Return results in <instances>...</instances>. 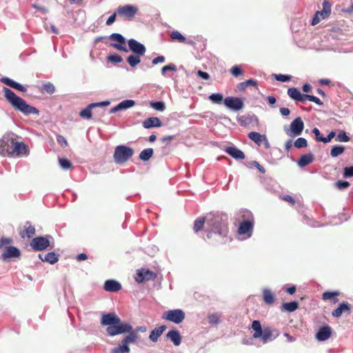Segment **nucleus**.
Segmentation results:
<instances>
[{
  "instance_id": "nucleus-1",
  "label": "nucleus",
  "mask_w": 353,
  "mask_h": 353,
  "mask_svg": "<svg viewBox=\"0 0 353 353\" xmlns=\"http://www.w3.org/2000/svg\"><path fill=\"white\" fill-rule=\"evenodd\" d=\"M101 324L103 326H108L106 333L109 336L125 334L132 329V325L129 323L121 321L115 313L103 314Z\"/></svg>"
},
{
  "instance_id": "nucleus-2",
  "label": "nucleus",
  "mask_w": 353,
  "mask_h": 353,
  "mask_svg": "<svg viewBox=\"0 0 353 353\" xmlns=\"http://www.w3.org/2000/svg\"><path fill=\"white\" fill-rule=\"evenodd\" d=\"M206 224L208 228L207 237L210 239L212 234H218L221 237H225L228 233V227L226 219L218 214H210L206 217Z\"/></svg>"
},
{
  "instance_id": "nucleus-3",
  "label": "nucleus",
  "mask_w": 353,
  "mask_h": 353,
  "mask_svg": "<svg viewBox=\"0 0 353 353\" xmlns=\"http://www.w3.org/2000/svg\"><path fill=\"white\" fill-rule=\"evenodd\" d=\"M2 92L4 97L11 105L18 111L24 114H38L39 111L34 107L30 105L26 101L21 97L17 96L15 93L7 87H3Z\"/></svg>"
},
{
  "instance_id": "nucleus-4",
  "label": "nucleus",
  "mask_w": 353,
  "mask_h": 353,
  "mask_svg": "<svg viewBox=\"0 0 353 353\" xmlns=\"http://www.w3.org/2000/svg\"><path fill=\"white\" fill-rule=\"evenodd\" d=\"M236 216L239 221V234L247 235L246 238H250L252 234L254 224L252 213L247 209H241L238 212Z\"/></svg>"
},
{
  "instance_id": "nucleus-5",
  "label": "nucleus",
  "mask_w": 353,
  "mask_h": 353,
  "mask_svg": "<svg viewBox=\"0 0 353 353\" xmlns=\"http://www.w3.org/2000/svg\"><path fill=\"white\" fill-rule=\"evenodd\" d=\"M252 328L254 331L252 335L253 338L260 339L263 344L272 341L279 334V333L277 332L276 334L274 336L273 332L268 327L262 328L261 323L258 320L253 321L252 323Z\"/></svg>"
},
{
  "instance_id": "nucleus-6",
  "label": "nucleus",
  "mask_w": 353,
  "mask_h": 353,
  "mask_svg": "<svg viewBox=\"0 0 353 353\" xmlns=\"http://www.w3.org/2000/svg\"><path fill=\"white\" fill-rule=\"evenodd\" d=\"M134 154V150L128 146L120 145L115 148L113 159L117 164H123Z\"/></svg>"
},
{
  "instance_id": "nucleus-7",
  "label": "nucleus",
  "mask_w": 353,
  "mask_h": 353,
  "mask_svg": "<svg viewBox=\"0 0 353 353\" xmlns=\"http://www.w3.org/2000/svg\"><path fill=\"white\" fill-rule=\"evenodd\" d=\"M50 239H53L50 235L37 236L32 239L30 245L34 250L42 251L50 246Z\"/></svg>"
},
{
  "instance_id": "nucleus-8",
  "label": "nucleus",
  "mask_w": 353,
  "mask_h": 353,
  "mask_svg": "<svg viewBox=\"0 0 353 353\" xmlns=\"http://www.w3.org/2000/svg\"><path fill=\"white\" fill-rule=\"evenodd\" d=\"M185 312L181 309L170 310L162 314V319L176 324H179L185 319Z\"/></svg>"
},
{
  "instance_id": "nucleus-9",
  "label": "nucleus",
  "mask_w": 353,
  "mask_h": 353,
  "mask_svg": "<svg viewBox=\"0 0 353 353\" xmlns=\"http://www.w3.org/2000/svg\"><path fill=\"white\" fill-rule=\"evenodd\" d=\"M109 39L115 42L111 43L110 46L120 51L128 52V49L125 46V39L121 34L112 33L109 36Z\"/></svg>"
},
{
  "instance_id": "nucleus-10",
  "label": "nucleus",
  "mask_w": 353,
  "mask_h": 353,
  "mask_svg": "<svg viewBox=\"0 0 353 353\" xmlns=\"http://www.w3.org/2000/svg\"><path fill=\"white\" fill-rule=\"evenodd\" d=\"M138 12L137 6L133 5H125L117 8V14L127 19L132 20Z\"/></svg>"
},
{
  "instance_id": "nucleus-11",
  "label": "nucleus",
  "mask_w": 353,
  "mask_h": 353,
  "mask_svg": "<svg viewBox=\"0 0 353 353\" xmlns=\"http://www.w3.org/2000/svg\"><path fill=\"white\" fill-rule=\"evenodd\" d=\"M223 102L227 108L233 111H239L244 106L243 99L239 97H228L224 99Z\"/></svg>"
},
{
  "instance_id": "nucleus-12",
  "label": "nucleus",
  "mask_w": 353,
  "mask_h": 353,
  "mask_svg": "<svg viewBox=\"0 0 353 353\" xmlns=\"http://www.w3.org/2000/svg\"><path fill=\"white\" fill-rule=\"evenodd\" d=\"M128 51L130 50L134 54L143 56L146 52V48L143 44L134 39H130L128 41Z\"/></svg>"
},
{
  "instance_id": "nucleus-13",
  "label": "nucleus",
  "mask_w": 353,
  "mask_h": 353,
  "mask_svg": "<svg viewBox=\"0 0 353 353\" xmlns=\"http://www.w3.org/2000/svg\"><path fill=\"white\" fill-rule=\"evenodd\" d=\"M17 141L12 138V134H6L0 139V148L11 155V150Z\"/></svg>"
},
{
  "instance_id": "nucleus-14",
  "label": "nucleus",
  "mask_w": 353,
  "mask_h": 353,
  "mask_svg": "<svg viewBox=\"0 0 353 353\" xmlns=\"http://www.w3.org/2000/svg\"><path fill=\"white\" fill-rule=\"evenodd\" d=\"M304 128V123L301 117L296 118L290 124V136H299Z\"/></svg>"
},
{
  "instance_id": "nucleus-15",
  "label": "nucleus",
  "mask_w": 353,
  "mask_h": 353,
  "mask_svg": "<svg viewBox=\"0 0 353 353\" xmlns=\"http://www.w3.org/2000/svg\"><path fill=\"white\" fill-rule=\"evenodd\" d=\"M332 332V329L330 325H323L321 327L316 333V339L318 341H325L331 336Z\"/></svg>"
},
{
  "instance_id": "nucleus-16",
  "label": "nucleus",
  "mask_w": 353,
  "mask_h": 353,
  "mask_svg": "<svg viewBox=\"0 0 353 353\" xmlns=\"http://www.w3.org/2000/svg\"><path fill=\"white\" fill-rule=\"evenodd\" d=\"M156 274L149 270L141 269L137 271L136 281L139 283L154 279Z\"/></svg>"
},
{
  "instance_id": "nucleus-17",
  "label": "nucleus",
  "mask_w": 353,
  "mask_h": 353,
  "mask_svg": "<svg viewBox=\"0 0 353 353\" xmlns=\"http://www.w3.org/2000/svg\"><path fill=\"white\" fill-rule=\"evenodd\" d=\"M19 255L20 251L18 248L14 246H7L1 255V258L3 261H6L10 258L18 257Z\"/></svg>"
},
{
  "instance_id": "nucleus-18",
  "label": "nucleus",
  "mask_w": 353,
  "mask_h": 353,
  "mask_svg": "<svg viewBox=\"0 0 353 353\" xmlns=\"http://www.w3.org/2000/svg\"><path fill=\"white\" fill-rule=\"evenodd\" d=\"M28 154V149L27 145L23 142L17 141L11 150V155L12 156H20V155H27Z\"/></svg>"
},
{
  "instance_id": "nucleus-19",
  "label": "nucleus",
  "mask_w": 353,
  "mask_h": 353,
  "mask_svg": "<svg viewBox=\"0 0 353 353\" xmlns=\"http://www.w3.org/2000/svg\"><path fill=\"white\" fill-rule=\"evenodd\" d=\"M103 288L107 292H116L121 289V285L117 281L110 279L105 282Z\"/></svg>"
},
{
  "instance_id": "nucleus-20",
  "label": "nucleus",
  "mask_w": 353,
  "mask_h": 353,
  "mask_svg": "<svg viewBox=\"0 0 353 353\" xmlns=\"http://www.w3.org/2000/svg\"><path fill=\"white\" fill-rule=\"evenodd\" d=\"M38 256L42 261L47 262L52 265L56 263L59 258V255L54 252H48L45 255L39 254Z\"/></svg>"
},
{
  "instance_id": "nucleus-21",
  "label": "nucleus",
  "mask_w": 353,
  "mask_h": 353,
  "mask_svg": "<svg viewBox=\"0 0 353 353\" xmlns=\"http://www.w3.org/2000/svg\"><path fill=\"white\" fill-rule=\"evenodd\" d=\"M224 150L226 153L236 160L243 159L245 158L244 153L234 146L227 147Z\"/></svg>"
},
{
  "instance_id": "nucleus-22",
  "label": "nucleus",
  "mask_w": 353,
  "mask_h": 353,
  "mask_svg": "<svg viewBox=\"0 0 353 353\" xmlns=\"http://www.w3.org/2000/svg\"><path fill=\"white\" fill-rule=\"evenodd\" d=\"M161 125L162 122L158 117H150L143 122V127L145 129L159 128Z\"/></svg>"
},
{
  "instance_id": "nucleus-23",
  "label": "nucleus",
  "mask_w": 353,
  "mask_h": 353,
  "mask_svg": "<svg viewBox=\"0 0 353 353\" xmlns=\"http://www.w3.org/2000/svg\"><path fill=\"white\" fill-rule=\"evenodd\" d=\"M351 310V306L347 302H343L336 309L332 311V315L334 317L339 318L340 317L343 312H350Z\"/></svg>"
},
{
  "instance_id": "nucleus-24",
  "label": "nucleus",
  "mask_w": 353,
  "mask_h": 353,
  "mask_svg": "<svg viewBox=\"0 0 353 353\" xmlns=\"http://www.w3.org/2000/svg\"><path fill=\"white\" fill-rule=\"evenodd\" d=\"M166 337L169 339L175 346H179L181 343V336L178 330H172L166 334Z\"/></svg>"
},
{
  "instance_id": "nucleus-25",
  "label": "nucleus",
  "mask_w": 353,
  "mask_h": 353,
  "mask_svg": "<svg viewBox=\"0 0 353 353\" xmlns=\"http://www.w3.org/2000/svg\"><path fill=\"white\" fill-rule=\"evenodd\" d=\"M166 327L165 325H161L152 330L149 335V339L152 342H157Z\"/></svg>"
},
{
  "instance_id": "nucleus-26",
  "label": "nucleus",
  "mask_w": 353,
  "mask_h": 353,
  "mask_svg": "<svg viewBox=\"0 0 353 353\" xmlns=\"http://www.w3.org/2000/svg\"><path fill=\"white\" fill-rule=\"evenodd\" d=\"M314 159V155L312 153H308L302 155L298 161V165L301 168H304L313 162Z\"/></svg>"
},
{
  "instance_id": "nucleus-27",
  "label": "nucleus",
  "mask_w": 353,
  "mask_h": 353,
  "mask_svg": "<svg viewBox=\"0 0 353 353\" xmlns=\"http://www.w3.org/2000/svg\"><path fill=\"white\" fill-rule=\"evenodd\" d=\"M339 294L338 291H327L323 293L322 299L324 301L330 300L333 303H336L339 301V299L336 296H338Z\"/></svg>"
},
{
  "instance_id": "nucleus-28",
  "label": "nucleus",
  "mask_w": 353,
  "mask_h": 353,
  "mask_svg": "<svg viewBox=\"0 0 353 353\" xmlns=\"http://www.w3.org/2000/svg\"><path fill=\"white\" fill-rule=\"evenodd\" d=\"M265 136V134H261L260 133L254 131L249 132L248 134V138L259 146L262 145L263 139Z\"/></svg>"
},
{
  "instance_id": "nucleus-29",
  "label": "nucleus",
  "mask_w": 353,
  "mask_h": 353,
  "mask_svg": "<svg viewBox=\"0 0 353 353\" xmlns=\"http://www.w3.org/2000/svg\"><path fill=\"white\" fill-rule=\"evenodd\" d=\"M263 299L268 305H271L274 301V295L270 289H263L262 292Z\"/></svg>"
},
{
  "instance_id": "nucleus-30",
  "label": "nucleus",
  "mask_w": 353,
  "mask_h": 353,
  "mask_svg": "<svg viewBox=\"0 0 353 353\" xmlns=\"http://www.w3.org/2000/svg\"><path fill=\"white\" fill-rule=\"evenodd\" d=\"M128 335L126 336L122 341L128 345L129 343H134L137 341L138 335L137 332L133 330L132 327L130 332H128Z\"/></svg>"
},
{
  "instance_id": "nucleus-31",
  "label": "nucleus",
  "mask_w": 353,
  "mask_h": 353,
  "mask_svg": "<svg viewBox=\"0 0 353 353\" xmlns=\"http://www.w3.org/2000/svg\"><path fill=\"white\" fill-rule=\"evenodd\" d=\"M287 93L291 99L297 101H299L301 97V93L296 88H290Z\"/></svg>"
},
{
  "instance_id": "nucleus-32",
  "label": "nucleus",
  "mask_w": 353,
  "mask_h": 353,
  "mask_svg": "<svg viewBox=\"0 0 353 353\" xmlns=\"http://www.w3.org/2000/svg\"><path fill=\"white\" fill-rule=\"evenodd\" d=\"M154 150L152 148H146L143 150L139 154V159L142 161H148L153 155Z\"/></svg>"
},
{
  "instance_id": "nucleus-33",
  "label": "nucleus",
  "mask_w": 353,
  "mask_h": 353,
  "mask_svg": "<svg viewBox=\"0 0 353 353\" xmlns=\"http://www.w3.org/2000/svg\"><path fill=\"white\" fill-rule=\"evenodd\" d=\"M141 55L131 54L128 57L127 61L131 67H135L141 62Z\"/></svg>"
},
{
  "instance_id": "nucleus-34",
  "label": "nucleus",
  "mask_w": 353,
  "mask_h": 353,
  "mask_svg": "<svg viewBox=\"0 0 353 353\" xmlns=\"http://www.w3.org/2000/svg\"><path fill=\"white\" fill-rule=\"evenodd\" d=\"M345 151V147L343 145H334L330 150V155L332 157H337L342 154Z\"/></svg>"
},
{
  "instance_id": "nucleus-35",
  "label": "nucleus",
  "mask_w": 353,
  "mask_h": 353,
  "mask_svg": "<svg viewBox=\"0 0 353 353\" xmlns=\"http://www.w3.org/2000/svg\"><path fill=\"white\" fill-rule=\"evenodd\" d=\"M135 105V101L132 99H125L119 103L121 110H125L133 107Z\"/></svg>"
},
{
  "instance_id": "nucleus-36",
  "label": "nucleus",
  "mask_w": 353,
  "mask_h": 353,
  "mask_svg": "<svg viewBox=\"0 0 353 353\" xmlns=\"http://www.w3.org/2000/svg\"><path fill=\"white\" fill-rule=\"evenodd\" d=\"M299 307V303L296 301H292L289 303H284L282 305V307L284 310L288 312H294Z\"/></svg>"
},
{
  "instance_id": "nucleus-37",
  "label": "nucleus",
  "mask_w": 353,
  "mask_h": 353,
  "mask_svg": "<svg viewBox=\"0 0 353 353\" xmlns=\"http://www.w3.org/2000/svg\"><path fill=\"white\" fill-rule=\"evenodd\" d=\"M129 346L125 344L123 341H121V345L118 347L114 348L112 351V353H128L130 352Z\"/></svg>"
},
{
  "instance_id": "nucleus-38",
  "label": "nucleus",
  "mask_w": 353,
  "mask_h": 353,
  "mask_svg": "<svg viewBox=\"0 0 353 353\" xmlns=\"http://www.w3.org/2000/svg\"><path fill=\"white\" fill-rule=\"evenodd\" d=\"M205 221V219L203 217H199L196 219L194 223L193 227L194 232H198L199 231L203 230Z\"/></svg>"
},
{
  "instance_id": "nucleus-39",
  "label": "nucleus",
  "mask_w": 353,
  "mask_h": 353,
  "mask_svg": "<svg viewBox=\"0 0 353 353\" xmlns=\"http://www.w3.org/2000/svg\"><path fill=\"white\" fill-rule=\"evenodd\" d=\"M208 321L211 325H216L220 323V315L217 313L210 314L208 316Z\"/></svg>"
},
{
  "instance_id": "nucleus-40",
  "label": "nucleus",
  "mask_w": 353,
  "mask_h": 353,
  "mask_svg": "<svg viewBox=\"0 0 353 353\" xmlns=\"http://www.w3.org/2000/svg\"><path fill=\"white\" fill-rule=\"evenodd\" d=\"M249 85L256 86L257 82L253 79H248L247 81L240 83L238 85V89L239 90H244Z\"/></svg>"
},
{
  "instance_id": "nucleus-41",
  "label": "nucleus",
  "mask_w": 353,
  "mask_h": 353,
  "mask_svg": "<svg viewBox=\"0 0 353 353\" xmlns=\"http://www.w3.org/2000/svg\"><path fill=\"white\" fill-rule=\"evenodd\" d=\"M41 92H47L48 94H53L55 92V87L54 85L48 82L43 85L41 88Z\"/></svg>"
},
{
  "instance_id": "nucleus-42",
  "label": "nucleus",
  "mask_w": 353,
  "mask_h": 353,
  "mask_svg": "<svg viewBox=\"0 0 353 353\" xmlns=\"http://www.w3.org/2000/svg\"><path fill=\"white\" fill-rule=\"evenodd\" d=\"M350 139L344 130H341L335 138V141L338 142H347Z\"/></svg>"
},
{
  "instance_id": "nucleus-43",
  "label": "nucleus",
  "mask_w": 353,
  "mask_h": 353,
  "mask_svg": "<svg viewBox=\"0 0 353 353\" xmlns=\"http://www.w3.org/2000/svg\"><path fill=\"white\" fill-rule=\"evenodd\" d=\"M350 183L347 181L339 180L334 183V187L339 190H343L349 188Z\"/></svg>"
},
{
  "instance_id": "nucleus-44",
  "label": "nucleus",
  "mask_w": 353,
  "mask_h": 353,
  "mask_svg": "<svg viewBox=\"0 0 353 353\" xmlns=\"http://www.w3.org/2000/svg\"><path fill=\"white\" fill-rule=\"evenodd\" d=\"M209 99L212 103L219 104L222 102L223 96L221 93H213L210 95Z\"/></svg>"
},
{
  "instance_id": "nucleus-45",
  "label": "nucleus",
  "mask_w": 353,
  "mask_h": 353,
  "mask_svg": "<svg viewBox=\"0 0 353 353\" xmlns=\"http://www.w3.org/2000/svg\"><path fill=\"white\" fill-rule=\"evenodd\" d=\"M150 106L156 110L163 112L165 109V103L162 101L151 102Z\"/></svg>"
},
{
  "instance_id": "nucleus-46",
  "label": "nucleus",
  "mask_w": 353,
  "mask_h": 353,
  "mask_svg": "<svg viewBox=\"0 0 353 353\" xmlns=\"http://www.w3.org/2000/svg\"><path fill=\"white\" fill-rule=\"evenodd\" d=\"M294 145L296 148H306L307 145V141L305 138L299 137L294 141Z\"/></svg>"
},
{
  "instance_id": "nucleus-47",
  "label": "nucleus",
  "mask_w": 353,
  "mask_h": 353,
  "mask_svg": "<svg viewBox=\"0 0 353 353\" xmlns=\"http://www.w3.org/2000/svg\"><path fill=\"white\" fill-rule=\"evenodd\" d=\"M79 114L82 118L90 119L92 118V108H90V105H88L85 108L80 112Z\"/></svg>"
},
{
  "instance_id": "nucleus-48",
  "label": "nucleus",
  "mask_w": 353,
  "mask_h": 353,
  "mask_svg": "<svg viewBox=\"0 0 353 353\" xmlns=\"http://www.w3.org/2000/svg\"><path fill=\"white\" fill-rule=\"evenodd\" d=\"M59 163L61 168L63 170H68L72 167L71 162L65 158H59Z\"/></svg>"
},
{
  "instance_id": "nucleus-49",
  "label": "nucleus",
  "mask_w": 353,
  "mask_h": 353,
  "mask_svg": "<svg viewBox=\"0 0 353 353\" xmlns=\"http://www.w3.org/2000/svg\"><path fill=\"white\" fill-rule=\"evenodd\" d=\"M170 37L172 39L178 40L181 43H184L186 40L185 37L178 31H173L170 34Z\"/></svg>"
},
{
  "instance_id": "nucleus-50",
  "label": "nucleus",
  "mask_w": 353,
  "mask_h": 353,
  "mask_svg": "<svg viewBox=\"0 0 353 353\" xmlns=\"http://www.w3.org/2000/svg\"><path fill=\"white\" fill-rule=\"evenodd\" d=\"M35 234V228L33 225H30L28 228H26L23 233L22 236H24L26 234L28 238L32 237Z\"/></svg>"
},
{
  "instance_id": "nucleus-51",
  "label": "nucleus",
  "mask_w": 353,
  "mask_h": 353,
  "mask_svg": "<svg viewBox=\"0 0 353 353\" xmlns=\"http://www.w3.org/2000/svg\"><path fill=\"white\" fill-rule=\"evenodd\" d=\"M230 73L234 77H239L243 74V71L241 65H235L230 69Z\"/></svg>"
},
{
  "instance_id": "nucleus-52",
  "label": "nucleus",
  "mask_w": 353,
  "mask_h": 353,
  "mask_svg": "<svg viewBox=\"0 0 353 353\" xmlns=\"http://www.w3.org/2000/svg\"><path fill=\"white\" fill-rule=\"evenodd\" d=\"M273 77L276 80H277L279 81H281V82L288 81L292 78V77L290 75L281 74H274Z\"/></svg>"
},
{
  "instance_id": "nucleus-53",
  "label": "nucleus",
  "mask_w": 353,
  "mask_h": 353,
  "mask_svg": "<svg viewBox=\"0 0 353 353\" xmlns=\"http://www.w3.org/2000/svg\"><path fill=\"white\" fill-rule=\"evenodd\" d=\"M0 81L12 88H14L15 87L16 83H17V82L14 81V80L10 79L8 77H2L0 79Z\"/></svg>"
},
{
  "instance_id": "nucleus-54",
  "label": "nucleus",
  "mask_w": 353,
  "mask_h": 353,
  "mask_svg": "<svg viewBox=\"0 0 353 353\" xmlns=\"http://www.w3.org/2000/svg\"><path fill=\"white\" fill-rule=\"evenodd\" d=\"M107 59L109 61L114 63H121V61H123L122 57L117 54L109 55L107 57Z\"/></svg>"
},
{
  "instance_id": "nucleus-55",
  "label": "nucleus",
  "mask_w": 353,
  "mask_h": 353,
  "mask_svg": "<svg viewBox=\"0 0 353 353\" xmlns=\"http://www.w3.org/2000/svg\"><path fill=\"white\" fill-rule=\"evenodd\" d=\"M343 176L344 178H352L353 177V165L346 166L343 168Z\"/></svg>"
},
{
  "instance_id": "nucleus-56",
  "label": "nucleus",
  "mask_w": 353,
  "mask_h": 353,
  "mask_svg": "<svg viewBox=\"0 0 353 353\" xmlns=\"http://www.w3.org/2000/svg\"><path fill=\"white\" fill-rule=\"evenodd\" d=\"M176 66L173 63H170V64L165 65L164 67L162 68L161 74H162V75L165 76V73L168 71H176Z\"/></svg>"
},
{
  "instance_id": "nucleus-57",
  "label": "nucleus",
  "mask_w": 353,
  "mask_h": 353,
  "mask_svg": "<svg viewBox=\"0 0 353 353\" xmlns=\"http://www.w3.org/2000/svg\"><path fill=\"white\" fill-rule=\"evenodd\" d=\"M312 132L315 135V139L317 141L322 142V139H323V137L321 135L320 130L317 128H314L312 130Z\"/></svg>"
},
{
  "instance_id": "nucleus-58",
  "label": "nucleus",
  "mask_w": 353,
  "mask_h": 353,
  "mask_svg": "<svg viewBox=\"0 0 353 353\" xmlns=\"http://www.w3.org/2000/svg\"><path fill=\"white\" fill-rule=\"evenodd\" d=\"M57 141L62 147H66L68 145L67 140L62 135H58Z\"/></svg>"
},
{
  "instance_id": "nucleus-59",
  "label": "nucleus",
  "mask_w": 353,
  "mask_h": 353,
  "mask_svg": "<svg viewBox=\"0 0 353 353\" xmlns=\"http://www.w3.org/2000/svg\"><path fill=\"white\" fill-rule=\"evenodd\" d=\"M336 136V133L334 131H332L329 133V134L326 137H323V139H322V142L324 143H329L331 140Z\"/></svg>"
},
{
  "instance_id": "nucleus-60",
  "label": "nucleus",
  "mask_w": 353,
  "mask_h": 353,
  "mask_svg": "<svg viewBox=\"0 0 353 353\" xmlns=\"http://www.w3.org/2000/svg\"><path fill=\"white\" fill-rule=\"evenodd\" d=\"M323 10H325L328 14H330L331 13V4L330 3L327 1V0H324L323 2Z\"/></svg>"
},
{
  "instance_id": "nucleus-61",
  "label": "nucleus",
  "mask_w": 353,
  "mask_h": 353,
  "mask_svg": "<svg viewBox=\"0 0 353 353\" xmlns=\"http://www.w3.org/2000/svg\"><path fill=\"white\" fill-rule=\"evenodd\" d=\"M117 12L113 13L111 16L109 17V18L106 21V25L107 26H111L116 20L117 17Z\"/></svg>"
},
{
  "instance_id": "nucleus-62",
  "label": "nucleus",
  "mask_w": 353,
  "mask_h": 353,
  "mask_svg": "<svg viewBox=\"0 0 353 353\" xmlns=\"http://www.w3.org/2000/svg\"><path fill=\"white\" fill-rule=\"evenodd\" d=\"M197 75L199 77H201V79H205V80H208L210 79L209 74L205 72L201 71V70L197 71Z\"/></svg>"
},
{
  "instance_id": "nucleus-63",
  "label": "nucleus",
  "mask_w": 353,
  "mask_h": 353,
  "mask_svg": "<svg viewBox=\"0 0 353 353\" xmlns=\"http://www.w3.org/2000/svg\"><path fill=\"white\" fill-rule=\"evenodd\" d=\"M252 164L254 166H255L261 173L263 174L265 172V168L262 165H261L257 161H253L252 162Z\"/></svg>"
},
{
  "instance_id": "nucleus-64",
  "label": "nucleus",
  "mask_w": 353,
  "mask_h": 353,
  "mask_svg": "<svg viewBox=\"0 0 353 353\" xmlns=\"http://www.w3.org/2000/svg\"><path fill=\"white\" fill-rule=\"evenodd\" d=\"M165 57L161 55V56H158L157 57L153 59L152 63L153 65H156L159 63H163L165 61Z\"/></svg>"
}]
</instances>
